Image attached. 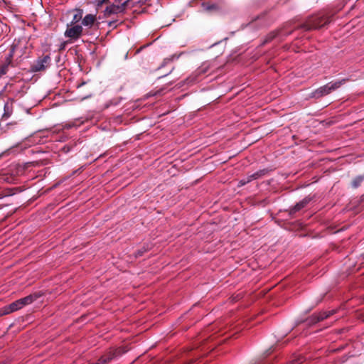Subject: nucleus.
<instances>
[{
    "instance_id": "1",
    "label": "nucleus",
    "mask_w": 364,
    "mask_h": 364,
    "mask_svg": "<svg viewBox=\"0 0 364 364\" xmlns=\"http://www.w3.org/2000/svg\"><path fill=\"white\" fill-rule=\"evenodd\" d=\"M32 46L26 38L15 39L5 51L4 61L0 65V77L8 73L10 68L19 67L29 58Z\"/></svg>"
},
{
    "instance_id": "2",
    "label": "nucleus",
    "mask_w": 364,
    "mask_h": 364,
    "mask_svg": "<svg viewBox=\"0 0 364 364\" xmlns=\"http://www.w3.org/2000/svg\"><path fill=\"white\" fill-rule=\"evenodd\" d=\"M133 7V0H114L112 4L106 7L105 14L107 16L118 14Z\"/></svg>"
},
{
    "instance_id": "3",
    "label": "nucleus",
    "mask_w": 364,
    "mask_h": 364,
    "mask_svg": "<svg viewBox=\"0 0 364 364\" xmlns=\"http://www.w3.org/2000/svg\"><path fill=\"white\" fill-rule=\"evenodd\" d=\"M127 351L124 348H110L107 352L102 355L98 360L100 364H108L110 361L120 356Z\"/></svg>"
},
{
    "instance_id": "4",
    "label": "nucleus",
    "mask_w": 364,
    "mask_h": 364,
    "mask_svg": "<svg viewBox=\"0 0 364 364\" xmlns=\"http://www.w3.org/2000/svg\"><path fill=\"white\" fill-rule=\"evenodd\" d=\"M83 32V28L81 25L70 23L68 24L64 33L66 38H69L71 41H75L79 39Z\"/></svg>"
},
{
    "instance_id": "5",
    "label": "nucleus",
    "mask_w": 364,
    "mask_h": 364,
    "mask_svg": "<svg viewBox=\"0 0 364 364\" xmlns=\"http://www.w3.org/2000/svg\"><path fill=\"white\" fill-rule=\"evenodd\" d=\"M50 62V58L48 55L38 58L31 65V70L32 72H40L44 70L48 67Z\"/></svg>"
},
{
    "instance_id": "6",
    "label": "nucleus",
    "mask_w": 364,
    "mask_h": 364,
    "mask_svg": "<svg viewBox=\"0 0 364 364\" xmlns=\"http://www.w3.org/2000/svg\"><path fill=\"white\" fill-rule=\"evenodd\" d=\"M23 85L21 82L7 84L4 87L5 91L11 97H21L23 95Z\"/></svg>"
},
{
    "instance_id": "7",
    "label": "nucleus",
    "mask_w": 364,
    "mask_h": 364,
    "mask_svg": "<svg viewBox=\"0 0 364 364\" xmlns=\"http://www.w3.org/2000/svg\"><path fill=\"white\" fill-rule=\"evenodd\" d=\"M98 24L96 14H87L82 19V25L87 28H92L95 25L98 26Z\"/></svg>"
},
{
    "instance_id": "8",
    "label": "nucleus",
    "mask_w": 364,
    "mask_h": 364,
    "mask_svg": "<svg viewBox=\"0 0 364 364\" xmlns=\"http://www.w3.org/2000/svg\"><path fill=\"white\" fill-rule=\"evenodd\" d=\"M23 306H22V304H21V300L18 299V300H16L14 302L10 304L9 306H6L4 307V314H9L11 312H14V311H16L17 310H19L21 309H22Z\"/></svg>"
},
{
    "instance_id": "9",
    "label": "nucleus",
    "mask_w": 364,
    "mask_h": 364,
    "mask_svg": "<svg viewBox=\"0 0 364 364\" xmlns=\"http://www.w3.org/2000/svg\"><path fill=\"white\" fill-rule=\"evenodd\" d=\"M328 94H330L329 90L327 87L326 85H325L321 86L319 88L316 89L315 91H314L311 93V97L318 99L321 97L326 96Z\"/></svg>"
},
{
    "instance_id": "10",
    "label": "nucleus",
    "mask_w": 364,
    "mask_h": 364,
    "mask_svg": "<svg viewBox=\"0 0 364 364\" xmlns=\"http://www.w3.org/2000/svg\"><path fill=\"white\" fill-rule=\"evenodd\" d=\"M14 98L12 97H9L8 99V100L6 101V102L5 103L4 105V114H3V117H9L12 112H13V109H14Z\"/></svg>"
},
{
    "instance_id": "11",
    "label": "nucleus",
    "mask_w": 364,
    "mask_h": 364,
    "mask_svg": "<svg viewBox=\"0 0 364 364\" xmlns=\"http://www.w3.org/2000/svg\"><path fill=\"white\" fill-rule=\"evenodd\" d=\"M321 26V25L320 24V22L318 21V18L317 17L310 18L306 22V23L304 26V27L306 30L316 29Z\"/></svg>"
},
{
    "instance_id": "12",
    "label": "nucleus",
    "mask_w": 364,
    "mask_h": 364,
    "mask_svg": "<svg viewBox=\"0 0 364 364\" xmlns=\"http://www.w3.org/2000/svg\"><path fill=\"white\" fill-rule=\"evenodd\" d=\"M346 80L345 79H343L341 80L330 82L327 83L326 86L329 90V93L341 87V86L343 85L346 82Z\"/></svg>"
},
{
    "instance_id": "13",
    "label": "nucleus",
    "mask_w": 364,
    "mask_h": 364,
    "mask_svg": "<svg viewBox=\"0 0 364 364\" xmlns=\"http://www.w3.org/2000/svg\"><path fill=\"white\" fill-rule=\"evenodd\" d=\"M309 202V200L307 198L303 199L301 201L296 203L294 208L291 209V212L296 213L297 211H299L302 208H304Z\"/></svg>"
},
{
    "instance_id": "14",
    "label": "nucleus",
    "mask_w": 364,
    "mask_h": 364,
    "mask_svg": "<svg viewBox=\"0 0 364 364\" xmlns=\"http://www.w3.org/2000/svg\"><path fill=\"white\" fill-rule=\"evenodd\" d=\"M38 298L37 295H28L24 298L20 299L22 306H25L26 305L31 304L33 301H34Z\"/></svg>"
},
{
    "instance_id": "15",
    "label": "nucleus",
    "mask_w": 364,
    "mask_h": 364,
    "mask_svg": "<svg viewBox=\"0 0 364 364\" xmlns=\"http://www.w3.org/2000/svg\"><path fill=\"white\" fill-rule=\"evenodd\" d=\"M75 14L73 16V20L71 23H77L80 20H82V15H83V10L82 9H75Z\"/></svg>"
},
{
    "instance_id": "16",
    "label": "nucleus",
    "mask_w": 364,
    "mask_h": 364,
    "mask_svg": "<svg viewBox=\"0 0 364 364\" xmlns=\"http://www.w3.org/2000/svg\"><path fill=\"white\" fill-rule=\"evenodd\" d=\"M364 181V176H358L352 181L351 185L353 188H358Z\"/></svg>"
},
{
    "instance_id": "17",
    "label": "nucleus",
    "mask_w": 364,
    "mask_h": 364,
    "mask_svg": "<svg viewBox=\"0 0 364 364\" xmlns=\"http://www.w3.org/2000/svg\"><path fill=\"white\" fill-rule=\"evenodd\" d=\"M267 173V171L266 169L259 170L251 174V177L252 178H254V180H256L264 176V175H266Z\"/></svg>"
},
{
    "instance_id": "18",
    "label": "nucleus",
    "mask_w": 364,
    "mask_h": 364,
    "mask_svg": "<svg viewBox=\"0 0 364 364\" xmlns=\"http://www.w3.org/2000/svg\"><path fill=\"white\" fill-rule=\"evenodd\" d=\"M331 314L332 313L330 311L319 313L317 316H316V321L318 322V321H322V320L328 318Z\"/></svg>"
},
{
    "instance_id": "19",
    "label": "nucleus",
    "mask_w": 364,
    "mask_h": 364,
    "mask_svg": "<svg viewBox=\"0 0 364 364\" xmlns=\"http://www.w3.org/2000/svg\"><path fill=\"white\" fill-rule=\"evenodd\" d=\"M147 0H133V6H142L146 3Z\"/></svg>"
},
{
    "instance_id": "20",
    "label": "nucleus",
    "mask_w": 364,
    "mask_h": 364,
    "mask_svg": "<svg viewBox=\"0 0 364 364\" xmlns=\"http://www.w3.org/2000/svg\"><path fill=\"white\" fill-rule=\"evenodd\" d=\"M205 9V10H208V11H211V10H215L218 8L217 5L216 4H209V5H205L204 4H203Z\"/></svg>"
},
{
    "instance_id": "21",
    "label": "nucleus",
    "mask_w": 364,
    "mask_h": 364,
    "mask_svg": "<svg viewBox=\"0 0 364 364\" xmlns=\"http://www.w3.org/2000/svg\"><path fill=\"white\" fill-rule=\"evenodd\" d=\"M303 358H299L298 359L291 361V363L289 364H301L303 363Z\"/></svg>"
},
{
    "instance_id": "22",
    "label": "nucleus",
    "mask_w": 364,
    "mask_h": 364,
    "mask_svg": "<svg viewBox=\"0 0 364 364\" xmlns=\"http://www.w3.org/2000/svg\"><path fill=\"white\" fill-rule=\"evenodd\" d=\"M248 183V182H246V178H244L242 179H241L240 181H239L238 182V186L239 187H241L242 186H245V184Z\"/></svg>"
},
{
    "instance_id": "23",
    "label": "nucleus",
    "mask_w": 364,
    "mask_h": 364,
    "mask_svg": "<svg viewBox=\"0 0 364 364\" xmlns=\"http://www.w3.org/2000/svg\"><path fill=\"white\" fill-rule=\"evenodd\" d=\"M108 0H96V4L98 7L106 3Z\"/></svg>"
},
{
    "instance_id": "24",
    "label": "nucleus",
    "mask_w": 364,
    "mask_h": 364,
    "mask_svg": "<svg viewBox=\"0 0 364 364\" xmlns=\"http://www.w3.org/2000/svg\"><path fill=\"white\" fill-rule=\"evenodd\" d=\"M207 68H206V67H205V68L202 67V68H199V69H198V73L199 74L205 73L207 71Z\"/></svg>"
},
{
    "instance_id": "25",
    "label": "nucleus",
    "mask_w": 364,
    "mask_h": 364,
    "mask_svg": "<svg viewBox=\"0 0 364 364\" xmlns=\"http://www.w3.org/2000/svg\"><path fill=\"white\" fill-rule=\"evenodd\" d=\"M245 178H246V182H248V183L254 181V178H252L251 175L247 176V177H245Z\"/></svg>"
},
{
    "instance_id": "26",
    "label": "nucleus",
    "mask_w": 364,
    "mask_h": 364,
    "mask_svg": "<svg viewBox=\"0 0 364 364\" xmlns=\"http://www.w3.org/2000/svg\"><path fill=\"white\" fill-rule=\"evenodd\" d=\"M141 255H142V252H139L136 255V257L141 256Z\"/></svg>"
},
{
    "instance_id": "27",
    "label": "nucleus",
    "mask_w": 364,
    "mask_h": 364,
    "mask_svg": "<svg viewBox=\"0 0 364 364\" xmlns=\"http://www.w3.org/2000/svg\"><path fill=\"white\" fill-rule=\"evenodd\" d=\"M2 25H3V24H2V23H1V22H0V27H1Z\"/></svg>"
}]
</instances>
